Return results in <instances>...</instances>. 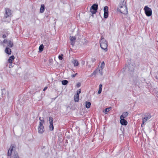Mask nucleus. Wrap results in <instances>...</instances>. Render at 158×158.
<instances>
[{
  "instance_id": "1",
  "label": "nucleus",
  "mask_w": 158,
  "mask_h": 158,
  "mask_svg": "<svg viewBox=\"0 0 158 158\" xmlns=\"http://www.w3.org/2000/svg\"><path fill=\"white\" fill-rule=\"evenodd\" d=\"M117 10L118 12L123 14H127V8L126 2L124 0H121L118 7Z\"/></svg>"
},
{
  "instance_id": "2",
  "label": "nucleus",
  "mask_w": 158,
  "mask_h": 158,
  "mask_svg": "<svg viewBox=\"0 0 158 158\" xmlns=\"http://www.w3.org/2000/svg\"><path fill=\"white\" fill-rule=\"evenodd\" d=\"M5 12L3 20L4 22L9 23L11 20L10 18L12 15V11L7 8H5Z\"/></svg>"
},
{
  "instance_id": "3",
  "label": "nucleus",
  "mask_w": 158,
  "mask_h": 158,
  "mask_svg": "<svg viewBox=\"0 0 158 158\" xmlns=\"http://www.w3.org/2000/svg\"><path fill=\"white\" fill-rule=\"evenodd\" d=\"M100 45L101 48L104 50L105 52L107 51V43L106 40L104 38H102L100 41Z\"/></svg>"
},
{
  "instance_id": "4",
  "label": "nucleus",
  "mask_w": 158,
  "mask_h": 158,
  "mask_svg": "<svg viewBox=\"0 0 158 158\" xmlns=\"http://www.w3.org/2000/svg\"><path fill=\"white\" fill-rule=\"evenodd\" d=\"M98 8V5L94 4H93L90 7V12L93 15L96 14L97 12V10Z\"/></svg>"
},
{
  "instance_id": "5",
  "label": "nucleus",
  "mask_w": 158,
  "mask_h": 158,
  "mask_svg": "<svg viewBox=\"0 0 158 158\" xmlns=\"http://www.w3.org/2000/svg\"><path fill=\"white\" fill-rule=\"evenodd\" d=\"M143 9L145 14L147 16L149 17L152 15V11L151 8L146 6H145Z\"/></svg>"
},
{
  "instance_id": "6",
  "label": "nucleus",
  "mask_w": 158,
  "mask_h": 158,
  "mask_svg": "<svg viewBox=\"0 0 158 158\" xmlns=\"http://www.w3.org/2000/svg\"><path fill=\"white\" fill-rule=\"evenodd\" d=\"M44 131V128L43 123L41 122H39L38 127V132L39 133L42 134Z\"/></svg>"
},
{
  "instance_id": "7",
  "label": "nucleus",
  "mask_w": 158,
  "mask_h": 158,
  "mask_svg": "<svg viewBox=\"0 0 158 158\" xmlns=\"http://www.w3.org/2000/svg\"><path fill=\"white\" fill-rule=\"evenodd\" d=\"M108 7L107 6H105L104 8V17L105 19H107L108 16Z\"/></svg>"
},
{
  "instance_id": "8",
  "label": "nucleus",
  "mask_w": 158,
  "mask_h": 158,
  "mask_svg": "<svg viewBox=\"0 0 158 158\" xmlns=\"http://www.w3.org/2000/svg\"><path fill=\"white\" fill-rule=\"evenodd\" d=\"M70 44L73 46L75 43V40H76V38L75 36H70Z\"/></svg>"
},
{
  "instance_id": "9",
  "label": "nucleus",
  "mask_w": 158,
  "mask_h": 158,
  "mask_svg": "<svg viewBox=\"0 0 158 158\" xmlns=\"http://www.w3.org/2000/svg\"><path fill=\"white\" fill-rule=\"evenodd\" d=\"M120 123L122 125L126 126L127 125V122L124 118H120Z\"/></svg>"
},
{
  "instance_id": "10",
  "label": "nucleus",
  "mask_w": 158,
  "mask_h": 158,
  "mask_svg": "<svg viewBox=\"0 0 158 158\" xmlns=\"http://www.w3.org/2000/svg\"><path fill=\"white\" fill-rule=\"evenodd\" d=\"M127 67L128 69V70L130 72H131L133 71L134 69V67L132 64H129L127 66Z\"/></svg>"
},
{
  "instance_id": "11",
  "label": "nucleus",
  "mask_w": 158,
  "mask_h": 158,
  "mask_svg": "<svg viewBox=\"0 0 158 158\" xmlns=\"http://www.w3.org/2000/svg\"><path fill=\"white\" fill-rule=\"evenodd\" d=\"M14 146L11 145L9 149L8 150V153H7V155L8 156H11V153H12V152L13 150Z\"/></svg>"
},
{
  "instance_id": "12",
  "label": "nucleus",
  "mask_w": 158,
  "mask_h": 158,
  "mask_svg": "<svg viewBox=\"0 0 158 158\" xmlns=\"http://www.w3.org/2000/svg\"><path fill=\"white\" fill-rule=\"evenodd\" d=\"M11 158H19V157L17 152H14Z\"/></svg>"
},
{
  "instance_id": "13",
  "label": "nucleus",
  "mask_w": 158,
  "mask_h": 158,
  "mask_svg": "<svg viewBox=\"0 0 158 158\" xmlns=\"http://www.w3.org/2000/svg\"><path fill=\"white\" fill-rule=\"evenodd\" d=\"M128 113L127 112H126L123 113L122 115H121L120 116V118H125L128 115Z\"/></svg>"
},
{
  "instance_id": "14",
  "label": "nucleus",
  "mask_w": 158,
  "mask_h": 158,
  "mask_svg": "<svg viewBox=\"0 0 158 158\" xmlns=\"http://www.w3.org/2000/svg\"><path fill=\"white\" fill-rule=\"evenodd\" d=\"M45 9V7L44 4H41L40 9V13H43L44 12Z\"/></svg>"
},
{
  "instance_id": "15",
  "label": "nucleus",
  "mask_w": 158,
  "mask_h": 158,
  "mask_svg": "<svg viewBox=\"0 0 158 158\" xmlns=\"http://www.w3.org/2000/svg\"><path fill=\"white\" fill-rule=\"evenodd\" d=\"M79 95L75 94L74 96V100L75 102H77L79 100Z\"/></svg>"
},
{
  "instance_id": "16",
  "label": "nucleus",
  "mask_w": 158,
  "mask_h": 158,
  "mask_svg": "<svg viewBox=\"0 0 158 158\" xmlns=\"http://www.w3.org/2000/svg\"><path fill=\"white\" fill-rule=\"evenodd\" d=\"M5 51V52L6 54H7L8 55H10L11 54V50L9 48L6 47V48Z\"/></svg>"
},
{
  "instance_id": "17",
  "label": "nucleus",
  "mask_w": 158,
  "mask_h": 158,
  "mask_svg": "<svg viewBox=\"0 0 158 158\" xmlns=\"http://www.w3.org/2000/svg\"><path fill=\"white\" fill-rule=\"evenodd\" d=\"M7 46L10 47L12 48L13 46V42H12L10 40H9L8 42L7 43Z\"/></svg>"
},
{
  "instance_id": "18",
  "label": "nucleus",
  "mask_w": 158,
  "mask_h": 158,
  "mask_svg": "<svg viewBox=\"0 0 158 158\" xmlns=\"http://www.w3.org/2000/svg\"><path fill=\"white\" fill-rule=\"evenodd\" d=\"M15 58L14 56L12 55L8 59V62L10 63H11L13 60Z\"/></svg>"
},
{
  "instance_id": "19",
  "label": "nucleus",
  "mask_w": 158,
  "mask_h": 158,
  "mask_svg": "<svg viewBox=\"0 0 158 158\" xmlns=\"http://www.w3.org/2000/svg\"><path fill=\"white\" fill-rule=\"evenodd\" d=\"M91 105V103L89 102H85V107L87 108H89Z\"/></svg>"
},
{
  "instance_id": "20",
  "label": "nucleus",
  "mask_w": 158,
  "mask_h": 158,
  "mask_svg": "<svg viewBox=\"0 0 158 158\" xmlns=\"http://www.w3.org/2000/svg\"><path fill=\"white\" fill-rule=\"evenodd\" d=\"M145 117H146V119H150L151 117V116L150 115V114L149 113H147L145 115Z\"/></svg>"
},
{
  "instance_id": "21",
  "label": "nucleus",
  "mask_w": 158,
  "mask_h": 158,
  "mask_svg": "<svg viewBox=\"0 0 158 158\" xmlns=\"http://www.w3.org/2000/svg\"><path fill=\"white\" fill-rule=\"evenodd\" d=\"M44 48V45L43 44L40 45L39 47V51L40 52H42Z\"/></svg>"
},
{
  "instance_id": "22",
  "label": "nucleus",
  "mask_w": 158,
  "mask_h": 158,
  "mask_svg": "<svg viewBox=\"0 0 158 158\" xmlns=\"http://www.w3.org/2000/svg\"><path fill=\"white\" fill-rule=\"evenodd\" d=\"M72 62L74 66H77L79 64L77 60H74Z\"/></svg>"
},
{
  "instance_id": "23",
  "label": "nucleus",
  "mask_w": 158,
  "mask_h": 158,
  "mask_svg": "<svg viewBox=\"0 0 158 158\" xmlns=\"http://www.w3.org/2000/svg\"><path fill=\"white\" fill-rule=\"evenodd\" d=\"M111 107H110L106 108L105 109L104 111L103 112L105 113V114H107V112H109L110 110H111Z\"/></svg>"
},
{
  "instance_id": "24",
  "label": "nucleus",
  "mask_w": 158,
  "mask_h": 158,
  "mask_svg": "<svg viewBox=\"0 0 158 158\" xmlns=\"http://www.w3.org/2000/svg\"><path fill=\"white\" fill-rule=\"evenodd\" d=\"M68 83V81L66 80H64L62 81V84L63 85H66Z\"/></svg>"
},
{
  "instance_id": "25",
  "label": "nucleus",
  "mask_w": 158,
  "mask_h": 158,
  "mask_svg": "<svg viewBox=\"0 0 158 158\" xmlns=\"http://www.w3.org/2000/svg\"><path fill=\"white\" fill-rule=\"evenodd\" d=\"M49 127L50 130L53 131L54 129V126L53 125V123H50V125L49 126Z\"/></svg>"
},
{
  "instance_id": "26",
  "label": "nucleus",
  "mask_w": 158,
  "mask_h": 158,
  "mask_svg": "<svg viewBox=\"0 0 158 158\" xmlns=\"http://www.w3.org/2000/svg\"><path fill=\"white\" fill-rule=\"evenodd\" d=\"M98 69H96L91 74L90 76H92L94 75H95L97 74V72H98Z\"/></svg>"
},
{
  "instance_id": "27",
  "label": "nucleus",
  "mask_w": 158,
  "mask_h": 158,
  "mask_svg": "<svg viewBox=\"0 0 158 158\" xmlns=\"http://www.w3.org/2000/svg\"><path fill=\"white\" fill-rule=\"evenodd\" d=\"M98 69V72H99V73L101 75H102V69H102L101 68V69L100 68H97Z\"/></svg>"
},
{
  "instance_id": "28",
  "label": "nucleus",
  "mask_w": 158,
  "mask_h": 158,
  "mask_svg": "<svg viewBox=\"0 0 158 158\" xmlns=\"http://www.w3.org/2000/svg\"><path fill=\"white\" fill-rule=\"evenodd\" d=\"M49 123H53V118L52 117H49Z\"/></svg>"
},
{
  "instance_id": "29",
  "label": "nucleus",
  "mask_w": 158,
  "mask_h": 158,
  "mask_svg": "<svg viewBox=\"0 0 158 158\" xmlns=\"http://www.w3.org/2000/svg\"><path fill=\"white\" fill-rule=\"evenodd\" d=\"M105 65V63L104 61H103L102 62L101 64V67L102 69H103L104 67V65Z\"/></svg>"
},
{
  "instance_id": "30",
  "label": "nucleus",
  "mask_w": 158,
  "mask_h": 158,
  "mask_svg": "<svg viewBox=\"0 0 158 158\" xmlns=\"http://www.w3.org/2000/svg\"><path fill=\"white\" fill-rule=\"evenodd\" d=\"M63 55L62 54L59 55L58 56L59 59L60 60H62L63 59Z\"/></svg>"
},
{
  "instance_id": "31",
  "label": "nucleus",
  "mask_w": 158,
  "mask_h": 158,
  "mask_svg": "<svg viewBox=\"0 0 158 158\" xmlns=\"http://www.w3.org/2000/svg\"><path fill=\"white\" fill-rule=\"evenodd\" d=\"M39 120L40 121V122H41L42 123H44V118H43V119H41V118L40 117L39 118Z\"/></svg>"
},
{
  "instance_id": "32",
  "label": "nucleus",
  "mask_w": 158,
  "mask_h": 158,
  "mask_svg": "<svg viewBox=\"0 0 158 158\" xmlns=\"http://www.w3.org/2000/svg\"><path fill=\"white\" fill-rule=\"evenodd\" d=\"M147 120L148 119H146V117H144L142 119V122H144V123H145Z\"/></svg>"
},
{
  "instance_id": "33",
  "label": "nucleus",
  "mask_w": 158,
  "mask_h": 158,
  "mask_svg": "<svg viewBox=\"0 0 158 158\" xmlns=\"http://www.w3.org/2000/svg\"><path fill=\"white\" fill-rule=\"evenodd\" d=\"M8 42V41L6 39H4V40H3V41L2 42V43H7Z\"/></svg>"
},
{
  "instance_id": "34",
  "label": "nucleus",
  "mask_w": 158,
  "mask_h": 158,
  "mask_svg": "<svg viewBox=\"0 0 158 158\" xmlns=\"http://www.w3.org/2000/svg\"><path fill=\"white\" fill-rule=\"evenodd\" d=\"M81 85V84L80 83H78L77 85V87H80Z\"/></svg>"
},
{
  "instance_id": "35",
  "label": "nucleus",
  "mask_w": 158,
  "mask_h": 158,
  "mask_svg": "<svg viewBox=\"0 0 158 158\" xmlns=\"http://www.w3.org/2000/svg\"><path fill=\"white\" fill-rule=\"evenodd\" d=\"M102 91V89H99L98 92V94H100L101 93Z\"/></svg>"
},
{
  "instance_id": "36",
  "label": "nucleus",
  "mask_w": 158,
  "mask_h": 158,
  "mask_svg": "<svg viewBox=\"0 0 158 158\" xmlns=\"http://www.w3.org/2000/svg\"><path fill=\"white\" fill-rule=\"evenodd\" d=\"M91 60L93 62H94L96 60V59L95 58H92Z\"/></svg>"
},
{
  "instance_id": "37",
  "label": "nucleus",
  "mask_w": 158,
  "mask_h": 158,
  "mask_svg": "<svg viewBox=\"0 0 158 158\" xmlns=\"http://www.w3.org/2000/svg\"><path fill=\"white\" fill-rule=\"evenodd\" d=\"M81 93V90L80 89H79V91H77V93L76 94H78L79 95V94Z\"/></svg>"
},
{
  "instance_id": "38",
  "label": "nucleus",
  "mask_w": 158,
  "mask_h": 158,
  "mask_svg": "<svg viewBox=\"0 0 158 158\" xmlns=\"http://www.w3.org/2000/svg\"><path fill=\"white\" fill-rule=\"evenodd\" d=\"M102 84H100L99 85V89H102Z\"/></svg>"
},
{
  "instance_id": "39",
  "label": "nucleus",
  "mask_w": 158,
  "mask_h": 158,
  "mask_svg": "<svg viewBox=\"0 0 158 158\" xmlns=\"http://www.w3.org/2000/svg\"><path fill=\"white\" fill-rule=\"evenodd\" d=\"M3 38H5L6 37V35L5 34H3L2 36Z\"/></svg>"
},
{
  "instance_id": "40",
  "label": "nucleus",
  "mask_w": 158,
  "mask_h": 158,
  "mask_svg": "<svg viewBox=\"0 0 158 158\" xmlns=\"http://www.w3.org/2000/svg\"><path fill=\"white\" fill-rule=\"evenodd\" d=\"M58 97V96H57L55 98H52V100H55V99L57 98Z\"/></svg>"
},
{
  "instance_id": "41",
  "label": "nucleus",
  "mask_w": 158,
  "mask_h": 158,
  "mask_svg": "<svg viewBox=\"0 0 158 158\" xmlns=\"http://www.w3.org/2000/svg\"><path fill=\"white\" fill-rule=\"evenodd\" d=\"M144 123H144V122H142V124L141 125V127H143L144 124Z\"/></svg>"
},
{
  "instance_id": "42",
  "label": "nucleus",
  "mask_w": 158,
  "mask_h": 158,
  "mask_svg": "<svg viewBox=\"0 0 158 158\" xmlns=\"http://www.w3.org/2000/svg\"><path fill=\"white\" fill-rule=\"evenodd\" d=\"M47 88H48V87L47 86H46L43 89V91H45L47 89Z\"/></svg>"
},
{
  "instance_id": "43",
  "label": "nucleus",
  "mask_w": 158,
  "mask_h": 158,
  "mask_svg": "<svg viewBox=\"0 0 158 158\" xmlns=\"http://www.w3.org/2000/svg\"><path fill=\"white\" fill-rule=\"evenodd\" d=\"M76 76H75V74H73L72 75V77H75Z\"/></svg>"
},
{
  "instance_id": "44",
  "label": "nucleus",
  "mask_w": 158,
  "mask_h": 158,
  "mask_svg": "<svg viewBox=\"0 0 158 158\" xmlns=\"http://www.w3.org/2000/svg\"><path fill=\"white\" fill-rule=\"evenodd\" d=\"M49 61L50 63H51L52 61V60H49Z\"/></svg>"
},
{
  "instance_id": "45",
  "label": "nucleus",
  "mask_w": 158,
  "mask_h": 158,
  "mask_svg": "<svg viewBox=\"0 0 158 158\" xmlns=\"http://www.w3.org/2000/svg\"><path fill=\"white\" fill-rule=\"evenodd\" d=\"M155 78L157 80H158V78L157 76H155Z\"/></svg>"
},
{
  "instance_id": "46",
  "label": "nucleus",
  "mask_w": 158,
  "mask_h": 158,
  "mask_svg": "<svg viewBox=\"0 0 158 158\" xmlns=\"http://www.w3.org/2000/svg\"><path fill=\"white\" fill-rule=\"evenodd\" d=\"M2 44V42L1 41V40H0V44Z\"/></svg>"
},
{
  "instance_id": "47",
  "label": "nucleus",
  "mask_w": 158,
  "mask_h": 158,
  "mask_svg": "<svg viewBox=\"0 0 158 158\" xmlns=\"http://www.w3.org/2000/svg\"><path fill=\"white\" fill-rule=\"evenodd\" d=\"M48 16V15H46L45 16V17H46V18H47Z\"/></svg>"
},
{
  "instance_id": "48",
  "label": "nucleus",
  "mask_w": 158,
  "mask_h": 158,
  "mask_svg": "<svg viewBox=\"0 0 158 158\" xmlns=\"http://www.w3.org/2000/svg\"><path fill=\"white\" fill-rule=\"evenodd\" d=\"M75 76H76V75H77V73H75Z\"/></svg>"
},
{
  "instance_id": "49",
  "label": "nucleus",
  "mask_w": 158,
  "mask_h": 158,
  "mask_svg": "<svg viewBox=\"0 0 158 158\" xmlns=\"http://www.w3.org/2000/svg\"><path fill=\"white\" fill-rule=\"evenodd\" d=\"M5 90V89H2V91H3V90Z\"/></svg>"
},
{
  "instance_id": "50",
  "label": "nucleus",
  "mask_w": 158,
  "mask_h": 158,
  "mask_svg": "<svg viewBox=\"0 0 158 158\" xmlns=\"http://www.w3.org/2000/svg\"><path fill=\"white\" fill-rule=\"evenodd\" d=\"M66 143H68V140H66Z\"/></svg>"
},
{
  "instance_id": "51",
  "label": "nucleus",
  "mask_w": 158,
  "mask_h": 158,
  "mask_svg": "<svg viewBox=\"0 0 158 158\" xmlns=\"http://www.w3.org/2000/svg\"><path fill=\"white\" fill-rule=\"evenodd\" d=\"M143 80H144L143 81H145V79H143Z\"/></svg>"
},
{
  "instance_id": "52",
  "label": "nucleus",
  "mask_w": 158,
  "mask_h": 158,
  "mask_svg": "<svg viewBox=\"0 0 158 158\" xmlns=\"http://www.w3.org/2000/svg\"><path fill=\"white\" fill-rule=\"evenodd\" d=\"M157 74L158 75V71H157Z\"/></svg>"
}]
</instances>
